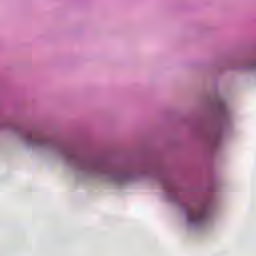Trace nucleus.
<instances>
[{
    "mask_svg": "<svg viewBox=\"0 0 256 256\" xmlns=\"http://www.w3.org/2000/svg\"><path fill=\"white\" fill-rule=\"evenodd\" d=\"M36 143H40L39 140Z\"/></svg>",
    "mask_w": 256,
    "mask_h": 256,
    "instance_id": "f03ea898",
    "label": "nucleus"
},
{
    "mask_svg": "<svg viewBox=\"0 0 256 256\" xmlns=\"http://www.w3.org/2000/svg\"><path fill=\"white\" fill-rule=\"evenodd\" d=\"M205 219V211L203 209L188 214L189 223H201Z\"/></svg>",
    "mask_w": 256,
    "mask_h": 256,
    "instance_id": "f257e3e1",
    "label": "nucleus"
}]
</instances>
